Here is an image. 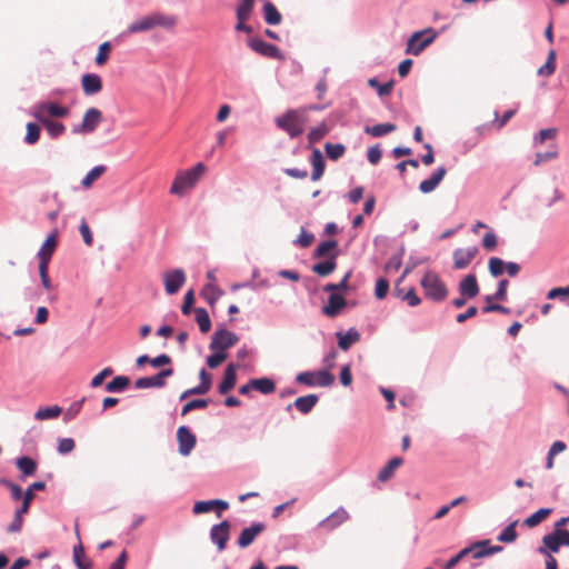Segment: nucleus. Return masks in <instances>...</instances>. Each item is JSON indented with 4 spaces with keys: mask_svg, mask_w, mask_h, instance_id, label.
<instances>
[{
    "mask_svg": "<svg viewBox=\"0 0 569 569\" xmlns=\"http://www.w3.org/2000/svg\"><path fill=\"white\" fill-rule=\"evenodd\" d=\"M204 171L206 166L199 162L191 169L178 172L170 187V193L182 197L187 190L196 186Z\"/></svg>",
    "mask_w": 569,
    "mask_h": 569,
    "instance_id": "1",
    "label": "nucleus"
},
{
    "mask_svg": "<svg viewBox=\"0 0 569 569\" xmlns=\"http://www.w3.org/2000/svg\"><path fill=\"white\" fill-rule=\"evenodd\" d=\"M176 24L173 16L163 14L161 12H152L128 26V32L139 33L147 32L156 27L171 28Z\"/></svg>",
    "mask_w": 569,
    "mask_h": 569,
    "instance_id": "2",
    "label": "nucleus"
},
{
    "mask_svg": "<svg viewBox=\"0 0 569 569\" xmlns=\"http://www.w3.org/2000/svg\"><path fill=\"white\" fill-rule=\"evenodd\" d=\"M276 126L286 131L291 139L303 133V114L297 109H289L282 116L274 119Z\"/></svg>",
    "mask_w": 569,
    "mask_h": 569,
    "instance_id": "3",
    "label": "nucleus"
},
{
    "mask_svg": "<svg viewBox=\"0 0 569 569\" xmlns=\"http://www.w3.org/2000/svg\"><path fill=\"white\" fill-rule=\"evenodd\" d=\"M420 284L425 290L426 297L435 302H441L448 296L446 283L435 272H426L421 278Z\"/></svg>",
    "mask_w": 569,
    "mask_h": 569,
    "instance_id": "4",
    "label": "nucleus"
},
{
    "mask_svg": "<svg viewBox=\"0 0 569 569\" xmlns=\"http://www.w3.org/2000/svg\"><path fill=\"white\" fill-rule=\"evenodd\" d=\"M437 37L438 32L433 28L413 32L407 41L406 53L419 56Z\"/></svg>",
    "mask_w": 569,
    "mask_h": 569,
    "instance_id": "5",
    "label": "nucleus"
},
{
    "mask_svg": "<svg viewBox=\"0 0 569 569\" xmlns=\"http://www.w3.org/2000/svg\"><path fill=\"white\" fill-rule=\"evenodd\" d=\"M561 547H569V530H552L545 535L537 551L540 555L557 553Z\"/></svg>",
    "mask_w": 569,
    "mask_h": 569,
    "instance_id": "6",
    "label": "nucleus"
},
{
    "mask_svg": "<svg viewBox=\"0 0 569 569\" xmlns=\"http://www.w3.org/2000/svg\"><path fill=\"white\" fill-rule=\"evenodd\" d=\"M103 120L102 112L97 108H89L80 123L73 124L71 132L73 134H91L93 133Z\"/></svg>",
    "mask_w": 569,
    "mask_h": 569,
    "instance_id": "7",
    "label": "nucleus"
},
{
    "mask_svg": "<svg viewBox=\"0 0 569 569\" xmlns=\"http://www.w3.org/2000/svg\"><path fill=\"white\" fill-rule=\"evenodd\" d=\"M296 381L308 387L327 388L333 385L335 376L328 370L302 371L296 376Z\"/></svg>",
    "mask_w": 569,
    "mask_h": 569,
    "instance_id": "8",
    "label": "nucleus"
},
{
    "mask_svg": "<svg viewBox=\"0 0 569 569\" xmlns=\"http://www.w3.org/2000/svg\"><path fill=\"white\" fill-rule=\"evenodd\" d=\"M70 113V108L58 104L53 101H39L32 107L31 116H42V118H66Z\"/></svg>",
    "mask_w": 569,
    "mask_h": 569,
    "instance_id": "9",
    "label": "nucleus"
},
{
    "mask_svg": "<svg viewBox=\"0 0 569 569\" xmlns=\"http://www.w3.org/2000/svg\"><path fill=\"white\" fill-rule=\"evenodd\" d=\"M238 341V335L226 328H219L213 332L209 348L210 350L217 349L226 352L227 349L233 347Z\"/></svg>",
    "mask_w": 569,
    "mask_h": 569,
    "instance_id": "10",
    "label": "nucleus"
},
{
    "mask_svg": "<svg viewBox=\"0 0 569 569\" xmlns=\"http://www.w3.org/2000/svg\"><path fill=\"white\" fill-rule=\"evenodd\" d=\"M231 523L229 520H222L210 528V540L217 547L218 552H222L227 548L230 538Z\"/></svg>",
    "mask_w": 569,
    "mask_h": 569,
    "instance_id": "11",
    "label": "nucleus"
},
{
    "mask_svg": "<svg viewBox=\"0 0 569 569\" xmlns=\"http://www.w3.org/2000/svg\"><path fill=\"white\" fill-rule=\"evenodd\" d=\"M247 44L252 51H254L263 57L272 58V59H283V56H282L281 51L278 49V47H276L274 44H271L269 42H266L264 40H262L260 38H250L247 41Z\"/></svg>",
    "mask_w": 569,
    "mask_h": 569,
    "instance_id": "12",
    "label": "nucleus"
},
{
    "mask_svg": "<svg viewBox=\"0 0 569 569\" xmlns=\"http://www.w3.org/2000/svg\"><path fill=\"white\" fill-rule=\"evenodd\" d=\"M178 451L187 457L196 447L197 438L187 426H180L177 430Z\"/></svg>",
    "mask_w": 569,
    "mask_h": 569,
    "instance_id": "13",
    "label": "nucleus"
},
{
    "mask_svg": "<svg viewBox=\"0 0 569 569\" xmlns=\"http://www.w3.org/2000/svg\"><path fill=\"white\" fill-rule=\"evenodd\" d=\"M164 290L168 295L177 293L186 282V273L181 268H176L163 274Z\"/></svg>",
    "mask_w": 569,
    "mask_h": 569,
    "instance_id": "14",
    "label": "nucleus"
},
{
    "mask_svg": "<svg viewBox=\"0 0 569 569\" xmlns=\"http://www.w3.org/2000/svg\"><path fill=\"white\" fill-rule=\"evenodd\" d=\"M229 508V503L222 499L201 500L193 505L192 512L194 515L207 513L216 510L217 516L221 517V512Z\"/></svg>",
    "mask_w": 569,
    "mask_h": 569,
    "instance_id": "15",
    "label": "nucleus"
},
{
    "mask_svg": "<svg viewBox=\"0 0 569 569\" xmlns=\"http://www.w3.org/2000/svg\"><path fill=\"white\" fill-rule=\"evenodd\" d=\"M266 529V525L263 522H252L251 526L243 528L239 535L237 540V545L241 549L248 548L254 539L263 532Z\"/></svg>",
    "mask_w": 569,
    "mask_h": 569,
    "instance_id": "16",
    "label": "nucleus"
},
{
    "mask_svg": "<svg viewBox=\"0 0 569 569\" xmlns=\"http://www.w3.org/2000/svg\"><path fill=\"white\" fill-rule=\"evenodd\" d=\"M349 518L350 516L348 511L343 507H339L331 515L321 520L318 523V527L325 528L328 531H332L349 520Z\"/></svg>",
    "mask_w": 569,
    "mask_h": 569,
    "instance_id": "17",
    "label": "nucleus"
},
{
    "mask_svg": "<svg viewBox=\"0 0 569 569\" xmlns=\"http://www.w3.org/2000/svg\"><path fill=\"white\" fill-rule=\"evenodd\" d=\"M478 251L479 250L476 246L469 247L467 249H456L452 254L455 269L461 270L467 268L473 260Z\"/></svg>",
    "mask_w": 569,
    "mask_h": 569,
    "instance_id": "18",
    "label": "nucleus"
},
{
    "mask_svg": "<svg viewBox=\"0 0 569 569\" xmlns=\"http://www.w3.org/2000/svg\"><path fill=\"white\" fill-rule=\"evenodd\" d=\"M237 369L238 366L233 362L227 365L223 378L221 382L218 385V392L220 395H227L230 390H232L237 383Z\"/></svg>",
    "mask_w": 569,
    "mask_h": 569,
    "instance_id": "19",
    "label": "nucleus"
},
{
    "mask_svg": "<svg viewBox=\"0 0 569 569\" xmlns=\"http://www.w3.org/2000/svg\"><path fill=\"white\" fill-rule=\"evenodd\" d=\"M347 306V300L339 293L331 292L328 303L322 307V312L329 318H336Z\"/></svg>",
    "mask_w": 569,
    "mask_h": 569,
    "instance_id": "20",
    "label": "nucleus"
},
{
    "mask_svg": "<svg viewBox=\"0 0 569 569\" xmlns=\"http://www.w3.org/2000/svg\"><path fill=\"white\" fill-rule=\"evenodd\" d=\"M459 293L460 296L465 298L472 299L476 296H478L480 288L477 281V277L475 273L467 274L460 282H459Z\"/></svg>",
    "mask_w": 569,
    "mask_h": 569,
    "instance_id": "21",
    "label": "nucleus"
},
{
    "mask_svg": "<svg viewBox=\"0 0 569 569\" xmlns=\"http://www.w3.org/2000/svg\"><path fill=\"white\" fill-rule=\"evenodd\" d=\"M447 173V169L443 166L438 167L428 179L422 180L419 183V190L422 193L432 192L439 183L442 181Z\"/></svg>",
    "mask_w": 569,
    "mask_h": 569,
    "instance_id": "22",
    "label": "nucleus"
},
{
    "mask_svg": "<svg viewBox=\"0 0 569 569\" xmlns=\"http://www.w3.org/2000/svg\"><path fill=\"white\" fill-rule=\"evenodd\" d=\"M33 118L43 126L51 139H58L66 132V126L62 122L52 120L50 118H42V116L38 114H36Z\"/></svg>",
    "mask_w": 569,
    "mask_h": 569,
    "instance_id": "23",
    "label": "nucleus"
},
{
    "mask_svg": "<svg viewBox=\"0 0 569 569\" xmlns=\"http://www.w3.org/2000/svg\"><path fill=\"white\" fill-rule=\"evenodd\" d=\"M309 160L312 166L311 180L318 181L323 176L326 169V160L320 149L313 148Z\"/></svg>",
    "mask_w": 569,
    "mask_h": 569,
    "instance_id": "24",
    "label": "nucleus"
},
{
    "mask_svg": "<svg viewBox=\"0 0 569 569\" xmlns=\"http://www.w3.org/2000/svg\"><path fill=\"white\" fill-rule=\"evenodd\" d=\"M81 86L86 96H93L101 91L102 80L97 73H86L81 78Z\"/></svg>",
    "mask_w": 569,
    "mask_h": 569,
    "instance_id": "25",
    "label": "nucleus"
},
{
    "mask_svg": "<svg viewBox=\"0 0 569 569\" xmlns=\"http://www.w3.org/2000/svg\"><path fill=\"white\" fill-rule=\"evenodd\" d=\"M44 489H46V482H43V481H36L32 485H30L28 487V489L24 491L22 505L19 508H17L14 513L23 517V515L29 511L30 503L34 498V495H32V490H44Z\"/></svg>",
    "mask_w": 569,
    "mask_h": 569,
    "instance_id": "26",
    "label": "nucleus"
},
{
    "mask_svg": "<svg viewBox=\"0 0 569 569\" xmlns=\"http://www.w3.org/2000/svg\"><path fill=\"white\" fill-rule=\"evenodd\" d=\"M338 346L341 350H349L350 347L360 340V333L356 328L348 329L345 333L337 332Z\"/></svg>",
    "mask_w": 569,
    "mask_h": 569,
    "instance_id": "27",
    "label": "nucleus"
},
{
    "mask_svg": "<svg viewBox=\"0 0 569 569\" xmlns=\"http://www.w3.org/2000/svg\"><path fill=\"white\" fill-rule=\"evenodd\" d=\"M338 252H333L329 256L327 260L317 262L312 266V271L321 277H327L330 273H332L337 267V259Z\"/></svg>",
    "mask_w": 569,
    "mask_h": 569,
    "instance_id": "28",
    "label": "nucleus"
},
{
    "mask_svg": "<svg viewBox=\"0 0 569 569\" xmlns=\"http://www.w3.org/2000/svg\"><path fill=\"white\" fill-rule=\"evenodd\" d=\"M318 400H319V397L317 395L311 393V395H307V396L297 398L293 401V406L301 413L308 415L315 408Z\"/></svg>",
    "mask_w": 569,
    "mask_h": 569,
    "instance_id": "29",
    "label": "nucleus"
},
{
    "mask_svg": "<svg viewBox=\"0 0 569 569\" xmlns=\"http://www.w3.org/2000/svg\"><path fill=\"white\" fill-rule=\"evenodd\" d=\"M262 13H263V19H264L266 23H268L270 26H277L282 20L281 13L277 9V7L270 1H266L263 3Z\"/></svg>",
    "mask_w": 569,
    "mask_h": 569,
    "instance_id": "30",
    "label": "nucleus"
},
{
    "mask_svg": "<svg viewBox=\"0 0 569 569\" xmlns=\"http://www.w3.org/2000/svg\"><path fill=\"white\" fill-rule=\"evenodd\" d=\"M16 466L24 477L33 476L38 467L37 461L29 456L17 458Z\"/></svg>",
    "mask_w": 569,
    "mask_h": 569,
    "instance_id": "31",
    "label": "nucleus"
},
{
    "mask_svg": "<svg viewBox=\"0 0 569 569\" xmlns=\"http://www.w3.org/2000/svg\"><path fill=\"white\" fill-rule=\"evenodd\" d=\"M403 463V459L395 457L388 461V463L379 471L378 480L386 482L393 477L395 470Z\"/></svg>",
    "mask_w": 569,
    "mask_h": 569,
    "instance_id": "32",
    "label": "nucleus"
},
{
    "mask_svg": "<svg viewBox=\"0 0 569 569\" xmlns=\"http://www.w3.org/2000/svg\"><path fill=\"white\" fill-rule=\"evenodd\" d=\"M250 387L262 395H270L276 390L274 381L268 377L250 379Z\"/></svg>",
    "mask_w": 569,
    "mask_h": 569,
    "instance_id": "33",
    "label": "nucleus"
},
{
    "mask_svg": "<svg viewBox=\"0 0 569 569\" xmlns=\"http://www.w3.org/2000/svg\"><path fill=\"white\" fill-rule=\"evenodd\" d=\"M397 129L396 124L393 123H390V122H386V123H378V124H375V126H366L365 127V132L367 134H370L375 138H379V137H382L385 134H388V133H391L393 132L395 130Z\"/></svg>",
    "mask_w": 569,
    "mask_h": 569,
    "instance_id": "34",
    "label": "nucleus"
},
{
    "mask_svg": "<svg viewBox=\"0 0 569 569\" xmlns=\"http://www.w3.org/2000/svg\"><path fill=\"white\" fill-rule=\"evenodd\" d=\"M552 513V508H540L529 517H527L523 521V525L533 528L541 523L549 515Z\"/></svg>",
    "mask_w": 569,
    "mask_h": 569,
    "instance_id": "35",
    "label": "nucleus"
},
{
    "mask_svg": "<svg viewBox=\"0 0 569 569\" xmlns=\"http://www.w3.org/2000/svg\"><path fill=\"white\" fill-rule=\"evenodd\" d=\"M130 385V379L127 376H117L109 381L104 389L107 392H122Z\"/></svg>",
    "mask_w": 569,
    "mask_h": 569,
    "instance_id": "36",
    "label": "nucleus"
},
{
    "mask_svg": "<svg viewBox=\"0 0 569 569\" xmlns=\"http://www.w3.org/2000/svg\"><path fill=\"white\" fill-rule=\"evenodd\" d=\"M62 412V408L58 405L39 408L34 413L36 420H49L58 418Z\"/></svg>",
    "mask_w": 569,
    "mask_h": 569,
    "instance_id": "37",
    "label": "nucleus"
},
{
    "mask_svg": "<svg viewBox=\"0 0 569 569\" xmlns=\"http://www.w3.org/2000/svg\"><path fill=\"white\" fill-rule=\"evenodd\" d=\"M201 295L210 306H213L223 295V291L213 283H207L203 287Z\"/></svg>",
    "mask_w": 569,
    "mask_h": 569,
    "instance_id": "38",
    "label": "nucleus"
},
{
    "mask_svg": "<svg viewBox=\"0 0 569 569\" xmlns=\"http://www.w3.org/2000/svg\"><path fill=\"white\" fill-rule=\"evenodd\" d=\"M196 321L199 326V329L202 333H207L211 329V320L208 311L204 308H196Z\"/></svg>",
    "mask_w": 569,
    "mask_h": 569,
    "instance_id": "39",
    "label": "nucleus"
},
{
    "mask_svg": "<svg viewBox=\"0 0 569 569\" xmlns=\"http://www.w3.org/2000/svg\"><path fill=\"white\" fill-rule=\"evenodd\" d=\"M27 133L24 136V143L32 146L36 144L40 139L41 128L36 122H28L26 126Z\"/></svg>",
    "mask_w": 569,
    "mask_h": 569,
    "instance_id": "40",
    "label": "nucleus"
},
{
    "mask_svg": "<svg viewBox=\"0 0 569 569\" xmlns=\"http://www.w3.org/2000/svg\"><path fill=\"white\" fill-rule=\"evenodd\" d=\"M325 151H326L327 157L330 160L337 161L340 158H342L343 154L346 153V146L342 144V143H330V142H327L325 144Z\"/></svg>",
    "mask_w": 569,
    "mask_h": 569,
    "instance_id": "41",
    "label": "nucleus"
},
{
    "mask_svg": "<svg viewBox=\"0 0 569 569\" xmlns=\"http://www.w3.org/2000/svg\"><path fill=\"white\" fill-rule=\"evenodd\" d=\"M329 133V127L322 122L317 127L311 128L308 133V141L310 144H315L322 140Z\"/></svg>",
    "mask_w": 569,
    "mask_h": 569,
    "instance_id": "42",
    "label": "nucleus"
},
{
    "mask_svg": "<svg viewBox=\"0 0 569 569\" xmlns=\"http://www.w3.org/2000/svg\"><path fill=\"white\" fill-rule=\"evenodd\" d=\"M56 246H57L56 236L49 234L47 237V239L44 240V242L42 243L40 250L38 251L37 257L38 258L48 257L49 259H51L53 251L56 249Z\"/></svg>",
    "mask_w": 569,
    "mask_h": 569,
    "instance_id": "43",
    "label": "nucleus"
},
{
    "mask_svg": "<svg viewBox=\"0 0 569 569\" xmlns=\"http://www.w3.org/2000/svg\"><path fill=\"white\" fill-rule=\"evenodd\" d=\"M556 70V51L550 50L547 57V61L543 66L538 69V76L540 77H549Z\"/></svg>",
    "mask_w": 569,
    "mask_h": 569,
    "instance_id": "44",
    "label": "nucleus"
},
{
    "mask_svg": "<svg viewBox=\"0 0 569 569\" xmlns=\"http://www.w3.org/2000/svg\"><path fill=\"white\" fill-rule=\"evenodd\" d=\"M352 274V270L347 271V273L343 276V278L340 280V282L336 283H327L323 286V291L326 292H335L338 291H347L349 289L348 281Z\"/></svg>",
    "mask_w": 569,
    "mask_h": 569,
    "instance_id": "45",
    "label": "nucleus"
},
{
    "mask_svg": "<svg viewBox=\"0 0 569 569\" xmlns=\"http://www.w3.org/2000/svg\"><path fill=\"white\" fill-rule=\"evenodd\" d=\"M368 84L369 87L375 88L380 97L389 96L393 88L392 80L385 83H380L377 78H370L368 80Z\"/></svg>",
    "mask_w": 569,
    "mask_h": 569,
    "instance_id": "46",
    "label": "nucleus"
},
{
    "mask_svg": "<svg viewBox=\"0 0 569 569\" xmlns=\"http://www.w3.org/2000/svg\"><path fill=\"white\" fill-rule=\"evenodd\" d=\"M106 167L103 164H99L93 167L81 180V186L83 188H90L94 180H97L102 173H104Z\"/></svg>",
    "mask_w": 569,
    "mask_h": 569,
    "instance_id": "47",
    "label": "nucleus"
},
{
    "mask_svg": "<svg viewBox=\"0 0 569 569\" xmlns=\"http://www.w3.org/2000/svg\"><path fill=\"white\" fill-rule=\"evenodd\" d=\"M518 521H513L511 522L510 525H508L497 537L498 541L500 542H505V543H510V542H513L517 537H518V533L516 531V526H517Z\"/></svg>",
    "mask_w": 569,
    "mask_h": 569,
    "instance_id": "48",
    "label": "nucleus"
},
{
    "mask_svg": "<svg viewBox=\"0 0 569 569\" xmlns=\"http://www.w3.org/2000/svg\"><path fill=\"white\" fill-rule=\"evenodd\" d=\"M489 272L493 278L503 274L506 270V261L498 257H491L488 262Z\"/></svg>",
    "mask_w": 569,
    "mask_h": 569,
    "instance_id": "49",
    "label": "nucleus"
},
{
    "mask_svg": "<svg viewBox=\"0 0 569 569\" xmlns=\"http://www.w3.org/2000/svg\"><path fill=\"white\" fill-rule=\"evenodd\" d=\"M470 547H473V550L471 551L473 559L490 557V552H489L490 540H481V541L475 542Z\"/></svg>",
    "mask_w": 569,
    "mask_h": 569,
    "instance_id": "50",
    "label": "nucleus"
},
{
    "mask_svg": "<svg viewBox=\"0 0 569 569\" xmlns=\"http://www.w3.org/2000/svg\"><path fill=\"white\" fill-rule=\"evenodd\" d=\"M253 2L240 1L236 8L237 20H249L253 11Z\"/></svg>",
    "mask_w": 569,
    "mask_h": 569,
    "instance_id": "51",
    "label": "nucleus"
},
{
    "mask_svg": "<svg viewBox=\"0 0 569 569\" xmlns=\"http://www.w3.org/2000/svg\"><path fill=\"white\" fill-rule=\"evenodd\" d=\"M337 247H338L337 240L329 239V240L322 241L321 243H319V246L313 251V257L322 258V257L327 256L330 251L335 250Z\"/></svg>",
    "mask_w": 569,
    "mask_h": 569,
    "instance_id": "52",
    "label": "nucleus"
},
{
    "mask_svg": "<svg viewBox=\"0 0 569 569\" xmlns=\"http://www.w3.org/2000/svg\"><path fill=\"white\" fill-rule=\"evenodd\" d=\"M199 379L200 383L196 386L197 391H199L200 395H206L212 386L211 375L202 368L199 372Z\"/></svg>",
    "mask_w": 569,
    "mask_h": 569,
    "instance_id": "53",
    "label": "nucleus"
},
{
    "mask_svg": "<svg viewBox=\"0 0 569 569\" xmlns=\"http://www.w3.org/2000/svg\"><path fill=\"white\" fill-rule=\"evenodd\" d=\"M547 299L555 300L559 299L561 302H567L569 299V286L568 287H555L547 293Z\"/></svg>",
    "mask_w": 569,
    "mask_h": 569,
    "instance_id": "54",
    "label": "nucleus"
},
{
    "mask_svg": "<svg viewBox=\"0 0 569 569\" xmlns=\"http://www.w3.org/2000/svg\"><path fill=\"white\" fill-rule=\"evenodd\" d=\"M213 352L207 357V365L209 368L214 369L219 367L228 357L227 352H222L220 350H212Z\"/></svg>",
    "mask_w": 569,
    "mask_h": 569,
    "instance_id": "55",
    "label": "nucleus"
},
{
    "mask_svg": "<svg viewBox=\"0 0 569 569\" xmlns=\"http://www.w3.org/2000/svg\"><path fill=\"white\" fill-rule=\"evenodd\" d=\"M209 401H210L209 399H193V400L188 401L182 407L181 416H186L192 410L203 409V408L208 407Z\"/></svg>",
    "mask_w": 569,
    "mask_h": 569,
    "instance_id": "56",
    "label": "nucleus"
},
{
    "mask_svg": "<svg viewBox=\"0 0 569 569\" xmlns=\"http://www.w3.org/2000/svg\"><path fill=\"white\" fill-rule=\"evenodd\" d=\"M110 50L111 43L109 41H106L99 46L98 53L94 59L98 66H102L107 62Z\"/></svg>",
    "mask_w": 569,
    "mask_h": 569,
    "instance_id": "57",
    "label": "nucleus"
},
{
    "mask_svg": "<svg viewBox=\"0 0 569 569\" xmlns=\"http://www.w3.org/2000/svg\"><path fill=\"white\" fill-rule=\"evenodd\" d=\"M389 291V281L386 278H379L376 282L375 296L377 299H385Z\"/></svg>",
    "mask_w": 569,
    "mask_h": 569,
    "instance_id": "58",
    "label": "nucleus"
},
{
    "mask_svg": "<svg viewBox=\"0 0 569 569\" xmlns=\"http://www.w3.org/2000/svg\"><path fill=\"white\" fill-rule=\"evenodd\" d=\"M84 398H82L81 400H78V401H74L68 409L67 411L64 412V417H63V420L66 422L72 420L76 418V416L81 411V408L83 406V402H84Z\"/></svg>",
    "mask_w": 569,
    "mask_h": 569,
    "instance_id": "59",
    "label": "nucleus"
},
{
    "mask_svg": "<svg viewBox=\"0 0 569 569\" xmlns=\"http://www.w3.org/2000/svg\"><path fill=\"white\" fill-rule=\"evenodd\" d=\"M473 550V547H466L461 549L456 556L451 557L445 565V569H452L458 565V562L470 553Z\"/></svg>",
    "mask_w": 569,
    "mask_h": 569,
    "instance_id": "60",
    "label": "nucleus"
},
{
    "mask_svg": "<svg viewBox=\"0 0 569 569\" xmlns=\"http://www.w3.org/2000/svg\"><path fill=\"white\" fill-rule=\"evenodd\" d=\"M76 447V442L72 438H62L58 441V452L60 455L70 453Z\"/></svg>",
    "mask_w": 569,
    "mask_h": 569,
    "instance_id": "61",
    "label": "nucleus"
},
{
    "mask_svg": "<svg viewBox=\"0 0 569 569\" xmlns=\"http://www.w3.org/2000/svg\"><path fill=\"white\" fill-rule=\"evenodd\" d=\"M193 303H194V292H193V290H189L184 295L183 303L181 306V312L184 316H189L192 311Z\"/></svg>",
    "mask_w": 569,
    "mask_h": 569,
    "instance_id": "62",
    "label": "nucleus"
},
{
    "mask_svg": "<svg viewBox=\"0 0 569 569\" xmlns=\"http://www.w3.org/2000/svg\"><path fill=\"white\" fill-rule=\"evenodd\" d=\"M313 239L315 236L312 233H308L305 228H301V232L293 243L302 248H308L312 243Z\"/></svg>",
    "mask_w": 569,
    "mask_h": 569,
    "instance_id": "63",
    "label": "nucleus"
},
{
    "mask_svg": "<svg viewBox=\"0 0 569 569\" xmlns=\"http://www.w3.org/2000/svg\"><path fill=\"white\" fill-rule=\"evenodd\" d=\"M112 373H113V370H112V368H111V367H107V368H104L103 370H101L98 375H96V376L92 378V380H91V382H90V386H91L92 388H98V387H100V386L102 385L103 380H104L107 377L111 376Z\"/></svg>",
    "mask_w": 569,
    "mask_h": 569,
    "instance_id": "64",
    "label": "nucleus"
}]
</instances>
